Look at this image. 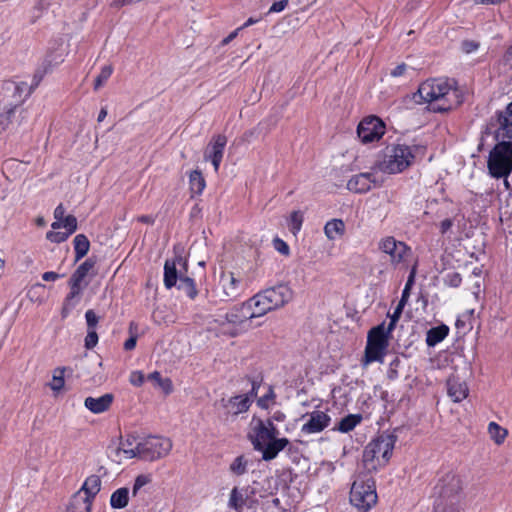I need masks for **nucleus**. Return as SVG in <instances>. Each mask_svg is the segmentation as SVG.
<instances>
[{"instance_id": "f257e3e1", "label": "nucleus", "mask_w": 512, "mask_h": 512, "mask_svg": "<svg viewBox=\"0 0 512 512\" xmlns=\"http://www.w3.org/2000/svg\"><path fill=\"white\" fill-rule=\"evenodd\" d=\"M285 419L286 415L279 410L265 420L252 418L247 436L254 450L261 453L264 461L275 459L280 452L290 446V440L280 437V432L275 425V422H283Z\"/></svg>"}, {"instance_id": "f03ea898", "label": "nucleus", "mask_w": 512, "mask_h": 512, "mask_svg": "<svg viewBox=\"0 0 512 512\" xmlns=\"http://www.w3.org/2000/svg\"><path fill=\"white\" fill-rule=\"evenodd\" d=\"M421 99L428 103L433 112H447L458 107L464 100L463 92L453 79L432 78L418 88Z\"/></svg>"}, {"instance_id": "7ed1b4c3", "label": "nucleus", "mask_w": 512, "mask_h": 512, "mask_svg": "<svg viewBox=\"0 0 512 512\" xmlns=\"http://www.w3.org/2000/svg\"><path fill=\"white\" fill-rule=\"evenodd\" d=\"M465 479L456 471L443 473L434 486V506L438 511L452 510L461 512L464 499Z\"/></svg>"}, {"instance_id": "20e7f679", "label": "nucleus", "mask_w": 512, "mask_h": 512, "mask_svg": "<svg viewBox=\"0 0 512 512\" xmlns=\"http://www.w3.org/2000/svg\"><path fill=\"white\" fill-rule=\"evenodd\" d=\"M252 317L244 302L218 313L209 322V330L217 335L237 337L252 329Z\"/></svg>"}, {"instance_id": "39448f33", "label": "nucleus", "mask_w": 512, "mask_h": 512, "mask_svg": "<svg viewBox=\"0 0 512 512\" xmlns=\"http://www.w3.org/2000/svg\"><path fill=\"white\" fill-rule=\"evenodd\" d=\"M396 439L392 435H381L372 440L364 449L363 465L368 472L385 466L392 456Z\"/></svg>"}, {"instance_id": "423d86ee", "label": "nucleus", "mask_w": 512, "mask_h": 512, "mask_svg": "<svg viewBox=\"0 0 512 512\" xmlns=\"http://www.w3.org/2000/svg\"><path fill=\"white\" fill-rule=\"evenodd\" d=\"M390 336L391 332L385 329L384 322L373 327L368 332L364 357L361 361L363 367H367L373 362H384V357L389 347Z\"/></svg>"}, {"instance_id": "0eeeda50", "label": "nucleus", "mask_w": 512, "mask_h": 512, "mask_svg": "<svg viewBox=\"0 0 512 512\" xmlns=\"http://www.w3.org/2000/svg\"><path fill=\"white\" fill-rule=\"evenodd\" d=\"M420 150L421 148L418 146L405 144H397L387 148L384 159L379 166L380 170L388 174L400 173L413 163L416 153Z\"/></svg>"}, {"instance_id": "6e6552de", "label": "nucleus", "mask_w": 512, "mask_h": 512, "mask_svg": "<svg viewBox=\"0 0 512 512\" xmlns=\"http://www.w3.org/2000/svg\"><path fill=\"white\" fill-rule=\"evenodd\" d=\"M375 482L371 477H358L352 484L350 502L361 512L369 511L377 503Z\"/></svg>"}, {"instance_id": "1a4fd4ad", "label": "nucleus", "mask_w": 512, "mask_h": 512, "mask_svg": "<svg viewBox=\"0 0 512 512\" xmlns=\"http://www.w3.org/2000/svg\"><path fill=\"white\" fill-rule=\"evenodd\" d=\"M261 497L254 486H236L230 491L227 507L234 512H257Z\"/></svg>"}, {"instance_id": "9d476101", "label": "nucleus", "mask_w": 512, "mask_h": 512, "mask_svg": "<svg viewBox=\"0 0 512 512\" xmlns=\"http://www.w3.org/2000/svg\"><path fill=\"white\" fill-rule=\"evenodd\" d=\"M487 168L493 178H507L512 172V147L495 145L489 153Z\"/></svg>"}, {"instance_id": "9b49d317", "label": "nucleus", "mask_w": 512, "mask_h": 512, "mask_svg": "<svg viewBox=\"0 0 512 512\" xmlns=\"http://www.w3.org/2000/svg\"><path fill=\"white\" fill-rule=\"evenodd\" d=\"M172 441L167 437L149 436L138 442L139 458L155 461L166 457L172 449Z\"/></svg>"}, {"instance_id": "f8f14e48", "label": "nucleus", "mask_w": 512, "mask_h": 512, "mask_svg": "<svg viewBox=\"0 0 512 512\" xmlns=\"http://www.w3.org/2000/svg\"><path fill=\"white\" fill-rule=\"evenodd\" d=\"M259 293L271 311L285 306L293 298V290L287 284H278L276 286L264 289Z\"/></svg>"}, {"instance_id": "ddd939ff", "label": "nucleus", "mask_w": 512, "mask_h": 512, "mask_svg": "<svg viewBox=\"0 0 512 512\" xmlns=\"http://www.w3.org/2000/svg\"><path fill=\"white\" fill-rule=\"evenodd\" d=\"M385 133L384 122L376 117L364 118L358 125L357 134L363 143L378 141Z\"/></svg>"}, {"instance_id": "4468645a", "label": "nucleus", "mask_w": 512, "mask_h": 512, "mask_svg": "<svg viewBox=\"0 0 512 512\" xmlns=\"http://www.w3.org/2000/svg\"><path fill=\"white\" fill-rule=\"evenodd\" d=\"M378 247L390 257V262L393 265L402 263L410 253V248L404 242L398 241L392 236L381 239Z\"/></svg>"}, {"instance_id": "2eb2a0df", "label": "nucleus", "mask_w": 512, "mask_h": 512, "mask_svg": "<svg viewBox=\"0 0 512 512\" xmlns=\"http://www.w3.org/2000/svg\"><path fill=\"white\" fill-rule=\"evenodd\" d=\"M226 144L227 137L223 134H217L212 137L204 152V159L212 163L215 172L219 170Z\"/></svg>"}, {"instance_id": "dca6fc26", "label": "nucleus", "mask_w": 512, "mask_h": 512, "mask_svg": "<svg viewBox=\"0 0 512 512\" xmlns=\"http://www.w3.org/2000/svg\"><path fill=\"white\" fill-rule=\"evenodd\" d=\"M252 404V397L248 394H240L222 400V406L226 415V420L234 419L238 415L248 411Z\"/></svg>"}, {"instance_id": "f3484780", "label": "nucleus", "mask_w": 512, "mask_h": 512, "mask_svg": "<svg viewBox=\"0 0 512 512\" xmlns=\"http://www.w3.org/2000/svg\"><path fill=\"white\" fill-rule=\"evenodd\" d=\"M307 417V421L301 427V432L307 435L322 432L331 422V417L321 410H314L307 414Z\"/></svg>"}, {"instance_id": "a211bd4d", "label": "nucleus", "mask_w": 512, "mask_h": 512, "mask_svg": "<svg viewBox=\"0 0 512 512\" xmlns=\"http://www.w3.org/2000/svg\"><path fill=\"white\" fill-rule=\"evenodd\" d=\"M379 185L373 173H359L352 176L348 183L347 188L355 193H366L372 186Z\"/></svg>"}, {"instance_id": "6ab92c4d", "label": "nucleus", "mask_w": 512, "mask_h": 512, "mask_svg": "<svg viewBox=\"0 0 512 512\" xmlns=\"http://www.w3.org/2000/svg\"><path fill=\"white\" fill-rule=\"evenodd\" d=\"M220 286L223 294L228 299H235L243 292L241 280L232 272H224L220 276Z\"/></svg>"}, {"instance_id": "aec40b11", "label": "nucleus", "mask_w": 512, "mask_h": 512, "mask_svg": "<svg viewBox=\"0 0 512 512\" xmlns=\"http://www.w3.org/2000/svg\"><path fill=\"white\" fill-rule=\"evenodd\" d=\"M181 257H176L172 260H166L164 265V285L167 289H171L179 283V276L177 272V265H184Z\"/></svg>"}, {"instance_id": "412c9836", "label": "nucleus", "mask_w": 512, "mask_h": 512, "mask_svg": "<svg viewBox=\"0 0 512 512\" xmlns=\"http://www.w3.org/2000/svg\"><path fill=\"white\" fill-rule=\"evenodd\" d=\"M113 395L110 393L104 394L100 397H87L84 401V406L94 414H100L107 411L113 402Z\"/></svg>"}, {"instance_id": "4be33fe9", "label": "nucleus", "mask_w": 512, "mask_h": 512, "mask_svg": "<svg viewBox=\"0 0 512 512\" xmlns=\"http://www.w3.org/2000/svg\"><path fill=\"white\" fill-rule=\"evenodd\" d=\"M447 392L454 402H461L468 396V387L464 381L453 376L447 380Z\"/></svg>"}, {"instance_id": "5701e85b", "label": "nucleus", "mask_w": 512, "mask_h": 512, "mask_svg": "<svg viewBox=\"0 0 512 512\" xmlns=\"http://www.w3.org/2000/svg\"><path fill=\"white\" fill-rule=\"evenodd\" d=\"M252 319H256L266 315L271 312L270 308L267 306V303L262 298L261 294L258 292L248 300L244 301Z\"/></svg>"}, {"instance_id": "b1692460", "label": "nucleus", "mask_w": 512, "mask_h": 512, "mask_svg": "<svg viewBox=\"0 0 512 512\" xmlns=\"http://www.w3.org/2000/svg\"><path fill=\"white\" fill-rule=\"evenodd\" d=\"M498 128L494 131V139L496 145L505 147H512V123L507 122L506 119L497 120Z\"/></svg>"}, {"instance_id": "393cba45", "label": "nucleus", "mask_w": 512, "mask_h": 512, "mask_svg": "<svg viewBox=\"0 0 512 512\" xmlns=\"http://www.w3.org/2000/svg\"><path fill=\"white\" fill-rule=\"evenodd\" d=\"M69 287L70 292L67 294L63 304V317H66L70 311L80 302L85 285L69 284Z\"/></svg>"}, {"instance_id": "a878e982", "label": "nucleus", "mask_w": 512, "mask_h": 512, "mask_svg": "<svg viewBox=\"0 0 512 512\" xmlns=\"http://www.w3.org/2000/svg\"><path fill=\"white\" fill-rule=\"evenodd\" d=\"M101 490V479L98 475H90L83 482L81 488L76 493H83L88 499L94 501L96 495Z\"/></svg>"}, {"instance_id": "bb28decb", "label": "nucleus", "mask_w": 512, "mask_h": 512, "mask_svg": "<svg viewBox=\"0 0 512 512\" xmlns=\"http://www.w3.org/2000/svg\"><path fill=\"white\" fill-rule=\"evenodd\" d=\"M116 454L119 456V459H132L135 457H139L138 453V442L135 443L134 437H127L124 440H121L119 447L116 449Z\"/></svg>"}, {"instance_id": "cd10ccee", "label": "nucleus", "mask_w": 512, "mask_h": 512, "mask_svg": "<svg viewBox=\"0 0 512 512\" xmlns=\"http://www.w3.org/2000/svg\"><path fill=\"white\" fill-rule=\"evenodd\" d=\"M83 493H75L69 502L67 512H91L93 501Z\"/></svg>"}, {"instance_id": "c85d7f7f", "label": "nucleus", "mask_w": 512, "mask_h": 512, "mask_svg": "<svg viewBox=\"0 0 512 512\" xmlns=\"http://www.w3.org/2000/svg\"><path fill=\"white\" fill-rule=\"evenodd\" d=\"M449 334V327L445 324L433 327L427 331L426 344L429 347H434L442 342Z\"/></svg>"}, {"instance_id": "c756f323", "label": "nucleus", "mask_w": 512, "mask_h": 512, "mask_svg": "<svg viewBox=\"0 0 512 512\" xmlns=\"http://www.w3.org/2000/svg\"><path fill=\"white\" fill-rule=\"evenodd\" d=\"M345 233V224L341 219H331L324 226V234L325 236L334 241Z\"/></svg>"}, {"instance_id": "7c9ffc66", "label": "nucleus", "mask_w": 512, "mask_h": 512, "mask_svg": "<svg viewBox=\"0 0 512 512\" xmlns=\"http://www.w3.org/2000/svg\"><path fill=\"white\" fill-rule=\"evenodd\" d=\"M129 501V490L126 487H121L115 490L110 497V505L114 509H123L127 506Z\"/></svg>"}, {"instance_id": "2f4dec72", "label": "nucleus", "mask_w": 512, "mask_h": 512, "mask_svg": "<svg viewBox=\"0 0 512 512\" xmlns=\"http://www.w3.org/2000/svg\"><path fill=\"white\" fill-rule=\"evenodd\" d=\"M189 186L192 194L200 195L206 187L205 179L202 173L198 170H194L189 175Z\"/></svg>"}, {"instance_id": "473e14b6", "label": "nucleus", "mask_w": 512, "mask_h": 512, "mask_svg": "<svg viewBox=\"0 0 512 512\" xmlns=\"http://www.w3.org/2000/svg\"><path fill=\"white\" fill-rule=\"evenodd\" d=\"M73 244L75 250V260L79 261L88 253L90 248V242L85 235L78 234L75 236Z\"/></svg>"}, {"instance_id": "72a5a7b5", "label": "nucleus", "mask_w": 512, "mask_h": 512, "mask_svg": "<svg viewBox=\"0 0 512 512\" xmlns=\"http://www.w3.org/2000/svg\"><path fill=\"white\" fill-rule=\"evenodd\" d=\"M361 421L362 416L360 414H349L340 420L337 430L341 433H348L352 431Z\"/></svg>"}, {"instance_id": "f704fd0d", "label": "nucleus", "mask_w": 512, "mask_h": 512, "mask_svg": "<svg viewBox=\"0 0 512 512\" xmlns=\"http://www.w3.org/2000/svg\"><path fill=\"white\" fill-rule=\"evenodd\" d=\"M249 459L244 455L237 456L230 464L229 471L236 476H242L248 471Z\"/></svg>"}, {"instance_id": "c9c22d12", "label": "nucleus", "mask_w": 512, "mask_h": 512, "mask_svg": "<svg viewBox=\"0 0 512 512\" xmlns=\"http://www.w3.org/2000/svg\"><path fill=\"white\" fill-rule=\"evenodd\" d=\"M154 385L158 386L165 394L172 392V382L169 378H162L157 371L150 373L147 377Z\"/></svg>"}, {"instance_id": "e433bc0d", "label": "nucleus", "mask_w": 512, "mask_h": 512, "mask_svg": "<svg viewBox=\"0 0 512 512\" xmlns=\"http://www.w3.org/2000/svg\"><path fill=\"white\" fill-rule=\"evenodd\" d=\"M488 433L490 438L498 445L502 444L507 437V430L496 422H490L488 425Z\"/></svg>"}, {"instance_id": "4c0bfd02", "label": "nucleus", "mask_w": 512, "mask_h": 512, "mask_svg": "<svg viewBox=\"0 0 512 512\" xmlns=\"http://www.w3.org/2000/svg\"><path fill=\"white\" fill-rule=\"evenodd\" d=\"M53 230L65 229L69 233H74L77 230V219L73 215H67L59 222H53L51 224Z\"/></svg>"}, {"instance_id": "58836bf2", "label": "nucleus", "mask_w": 512, "mask_h": 512, "mask_svg": "<svg viewBox=\"0 0 512 512\" xmlns=\"http://www.w3.org/2000/svg\"><path fill=\"white\" fill-rule=\"evenodd\" d=\"M304 221V214L300 210L293 211L288 219V228L296 236L301 228Z\"/></svg>"}, {"instance_id": "ea45409f", "label": "nucleus", "mask_w": 512, "mask_h": 512, "mask_svg": "<svg viewBox=\"0 0 512 512\" xmlns=\"http://www.w3.org/2000/svg\"><path fill=\"white\" fill-rule=\"evenodd\" d=\"M177 287L191 299H194L197 295V289L195 287L194 280L189 277L180 276Z\"/></svg>"}, {"instance_id": "a19ab883", "label": "nucleus", "mask_w": 512, "mask_h": 512, "mask_svg": "<svg viewBox=\"0 0 512 512\" xmlns=\"http://www.w3.org/2000/svg\"><path fill=\"white\" fill-rule=\"evenodd\" d=\"M65 368L58 367L53 371L52 381L49 383L51 390L59 392L65 384L64 380Z\"/></svg>"}, {"instance_id": "79ce46f5", "label": "nucleus", "mask_w": 512, "mask_h": 512, "mask_svg": "<svg viewBox=\"0 0 512 512\" xmlns=\"http://www.w3.org/2000/svg\"><path fill=\"white\" fill-rule=\"evenodd\" d=\"M404 300L403 301H399L397 307L395 308L393 314L389 315V318H390V321L389 323L386 325L385 324V329L389 332H393V330L395 329L396 327V324L401 316V313H402V310L404 308Z\"/></svg>"}, {"instance_id": "37998d69", "label": "nucleus", "mask_w": 512, "mask_h": 512, "mask_svg": "<svg viewBox=\"0 0 512 512\" xmlns=\"http://www.w3.org/2000/svg\"><path fill=\"white\" fill-rule=\"evenodd\" d=\"M113 68L111 65H105L102 67L100 74L96 77L94 83V89H99L112 75Z\"/></svg>"}, {"instance_id": "c03bdc74", "label": "nucleus", "mask_w": 512, "mask_h": 512, "mask_svg": "<svg viewBox=\"0 0 512 512\" xmlns=\"http://www.w3.org/2000/svg\"><path fill=\"white\" fill-rule=\"evenodd\" d=\"M72 234L73 233H69V231L60 232L58 230H53L47 232L46 238L52 243H62L66 241Z\"/></svg>"}, {"instance_id": "a18cd8bd", "label": "nucleus", "mask_w": 512, "mask_h": 512, "mask_svg": "<svg viewBox=\"0 0 512 512\" xmlns=\"http://www.w3.org/2000/svg\"><path fill=\"white\" fill-rule=\"evenodd\" d=\"M275 393L271 386L268 387L267 393L263 396H261L257 400V405L262 409H268L270 406V403L274 401L275 399Z\"/></svg>"}, {"instance_id": "49530a36", "label": "nucleus", "mask_w": 512, "mask_h": 512, "mask_svg": "<svg viewBox=\"0 0 512 512\" xmlns=\"http://www.w3.org/2000/svg\"><path fill=\"white\" fill-rule=\"evenodd\" d=\"M150 482V477L147 475H139L136 477L132 489L133 496L138 495L140 490Z\"/></svg>"}, {"instance_id": "de8ad7c7", "label": "nucleus", "mask_w": 512, "mask_h": 512, "mask_svg": "<svg viewBox=\"0 0 512 512\" xmlns=\"http://www.w3.org/2000/svg\"><path fill=\"white\" fill-rule=\"evenodd\" d=\"M63 61V55L58 54L53 57L51 54L47 55L44 59V73H46L52 66L58 65Z\"/></svg>"}, {"instance_id": "09e8293b", "label": "nucleus", "mask_w": 512, "mask_h": 512, "mask_svg": "<svg viewBox=\"0 0 512 512\" xmlns=\"http://www.w3.org/2000/svg\"><path fill=\"white\" fill-rule=\"evenodd\" d=\"M273 247L277 252L284 256H288L290 254V248L288 244L281 238L276 237L273 240Z\"/></svg>"}, {"instance_id": "8fccbe9b", "label": "nucleus", "mask_w": 512, "mask_h": 512, "mask_svg": "<svg viewBox=\"0 0 512 512\" xmlns=\"http://www.w3.org/2000/svg\"><path fill=\"white\" fill-rule=\"evenodd\" d=\"M97 343H98V335H97L96 331L93 329L88 330V333L85 337V347L87 349H92L93 347L96 346Z\"/></svg>"}, {"instance_id": "3c124183", "label": "nucleus", "mask_w": 512, "mask_h": 512, "mask_svg": "<svg viewBox=\"0 0 512 512\" xmlns=\"http://www.w3.org/2000/svg\"><path fill=\"white\" fill-rule=\"evenodd\" d=\"M85 319L88 326V329H95L97 323H98V316L93 310H87L85 313Z\"/></svg>"}, {"instance_id": "603ef678", "label": "nucleus", "mask_w": 512, "mask_h": 512, "mask_svg": "<svg viewBox=\"0 0 512 512\" xmlns=\"http://www.w3.org/2000/svg\"><path fill=\"white\" fill-rule=\"evenodd\" d=\"M144 379V374L141 371H133L129 377L130 383L137 387L144 383Z\"/></svg>"}, {"instance_id": "864d4df0", "label": "nucleus", "mask_w": 512, "mask_h": 512, "mask_svg": "<svg viewBox=\"0 0 512 512\" xmlns=\"http://www.w3.org/2000/svg\"><path fill=\"white\" fill-rule=\"evenodd\" d=\"M461 47L463 52L470 54L475 52L479 48V43L472 40H465L462 42Z\"/></svg>"}, {"instance_id": "5fc2aeb1", "label": "nucleus", "mask_w": 512, "mask_h": 512, "mask_svg": "<svg viewBox=\"0 0 512 512\" xmlns=\"http://www.w3.org/2000/svg\"><path fill=\"white\" fill-rule=\"evenodd\" d=\"M94 265H95V261L88 258L81 265H79L76 270L79 271L81 274L87 276V274L94 267Z\"/></svg>"}, {"instance_id": "6e6d98bb", "label": "nucleus", "mask_w": 512, "mask_h": 512, "mask_svg": "<svg viewBox=\"0 0 512 512\" xmlns=\"http://www.w3.org/2000/svg\"><path fill=\"white\" fill-rule=\"evenodd\" d=\"M288 0H275L269 8V13L282 12L287 6Z\"/></svg>"}, {"instance_id": "4d7b16f0", "label": "nucleus", "mask_w": 512, "mask_h": 512, "mask_svg": "<svg viewBox=\"0 0 512 512\" xmlns=\"http://www.w3.org/2000/svg\"><path fill=\"white\" fill-rule=\"evenodd\" d=\"M413 281H414V273L412 272L408 278V281H407L403 291H402V296L400 299V301L404 300V305H406V302L408 300L409 291H410L411 285L413 284Z\"/></svg>"}, {"instance_id": "13d9d810", "label": "nucleus", "mask_w": 512, "mask_h": 512, "mask_svg": "<svg viewBox=\"0 0 512 512\" xmlns=\"http://www.w3.org/2000/svg\"><path fill=\"white\" fill-rule=\"evenodd\" d=\"M452 226H453L452 219L447 218V219H444L443 221H441L439 224V229H440L441 234L446 235L450 231Z\"/></svg>"}, {"instance_id": "bf43d9fd", "label": "nucleus", "mask_w": 512, "mask_h": 512, "mask_svg": "<svg viewBox=\"0 0 512 512\" xmlns=\"http://www.w3.org/2000/svg\"><path fill=\"white\" fill-rule=\"evenodd\" d=\"M399 363H400V360L398 358H395L390 363L389 370H388V377L390 379H396L398 377V373H397L396 368L398 367Z\"/></svg>"}, {"instance_id": "052dcab7", "label": "nucleus", "mask_w": 512, "mask_h": 512, "mask_svg": "<svg viewBox=\"0 0 512 512\" xmlns=\"http://www.w3.org/2000/svg\"><path fill=\"white\" fill-rule=\"evenodd\" d=\"M85 277H86L85 275H83L79 271L75 270L74 273L71 275L69 284L83 285V281H84Z\"/></svg>"}, {"instance_id": "680f3d73", "label": "nucleus", "mask_w": 512, "mask_h": 512, "mask_svg": "<svg viewBox=\"0 0 512 512\" xmlns=\"http://www.w3.org/2000/svg\"><path fill=\"white\" fill-rule=\"evenodd\" d=\"M408 66L404 63L397 65L393 70H391V76L400 77L403 76L407 70Z\"/></svg>"}, {"instance_id": "e2e57ef3", "label": "nucleus", "mask_w": 512, "mask_h": 512, "mask_svg": "<svg viewBox=\"0 0 512 512\" xmlns=\"http://www.w3.org/2000/svg\"><path fill=\"white\" fill-rule=\"evenodd\" d=\"M62 276L63 275H60L54 271H47L42 274V279L47 282L56 281V280L60 279Z\"/></svg>"}, {"instance_id": "0e129e2a", "label": "nucleus", "mask_w": 512, "mask_h": 512, "mask_svg": "<svg viewBox=\"0 0 512 512\" xmlns=\"http://www.w3.org/2000/svg\"><path fill=\"white\" fill-rule=\"evenodd\" d=\"M65 216V208L63 204H59L55 210H54V222H59L61 219H63Z\"/></svg>"}, {"instance_id": "69168bd1", "label": "nucleus", "mask_w": 512, "mask_h": 512, "mask_svg": "<svg viewBox=\"0 0 512 512\" xmlns=\"http://www.w3.org/2000/svg\"><path fill=\"white\" fill-rule=\"evenodd\" d=\"M136 343H137V336L136 335H132L130 338H128L125 343H124V349L125 350H132L135 348L136 346Z\"/></svg>"}, {"instance_id": "338daca9", "label": "nucleus", "mask_w": 512, "mask_h": 512, "mask_svg": "<svg viewBox=\"0 0 512 512\" xmlns=\"http://www.w3.org/2000/svg\"><path fill=\"white\" fill-rule=\"evenodd\" d=\"M141 0H113L112 6L114 7H122L125 5H129L132 3L140 2Z\"/></svg>"}, {"instance_id": "774afa93", "label": "nucleus", "mask_w": 512, "mask_h": 512, "mask_svg": "<svg viewBox=\"0 0 512 512\" xmlns=\"http://www.w3.org/2000/svg\"><path fill=\"white\" fill-rule=\"evenodd\" d=\"M241 31V28L235 29L233 32H231L226 38L223 39L222 43L224 45L230 43L233 39H235L238 35V33Z\"/></svg>"}]
</instances>
